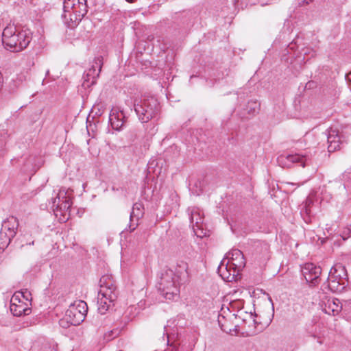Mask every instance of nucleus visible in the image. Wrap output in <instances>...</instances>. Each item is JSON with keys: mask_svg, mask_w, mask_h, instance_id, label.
Returning a JSON list of instances; mask_svg holds the SVG:
<instances>
[{"mask_svg": "<svg viewBox=\"0 0 351 351\" xmlns=\"http://www.w3.org/2000/svg\"><path fill=\"white\" fill-rule=\"evenodd\" d=\"M32 40L31 33L28 30L17 32L14 25L6 26L2 33V43L7 50L19 52L25 49Z\"/></svg>", "mask_w": 351, "mask_h": 351, "instance_id": "obj_1", "label": "nucleus"}, {"mask_svg": "<svg viewBox=\"0 0 351 351\" xmlns=\"http://www.w3.org/2000/svg\"><path fill=\"white\" fill-rule=\"evenodd\" d=\"M88 12L87 0H64L62 18L71 29L77 27Z\"/></svg>", "mask_w": 351, "mask_h": 351, "instance_id": "obj_2", "label": "nucleus"}, {"mask_svg": "<svg viewBox=\"0 0 351 351\" xmlns=\"http://www.w3.org/2000/svg\"><path fill=\"white\" fill-rule=\"evenodd\" d=\"M134 108L139 121L147 123L155 117L160 112V104L154 96L145 95L141 98L136 99Z\"/></svg>", "mask_w": 351, "mask_h": 351, "instance_id": "obj_3", "label": "nucleus"}, {"mask_svg": "<svg viewBox=\"0 0 351 351\" xmlns=\"http://www.w3.org/2000/svg\"><path fill=\"white\" fill-rule=\"evenodd\" d=\"M181 282L173 269H167L161 274L158 290L167 300H173L178 297L179 285Z\"/></svg>", "mask_w": 351, "mask_h": 351, "instance_id": "obj_4", "label": "nucleus"}, {"mask_svg": "<svg viewBox=\"0 0 351 351\" xmlns=\"http://www.w3.org/2000/svg\"><path fill=\"white\" fill-rule=\"evenodd\" d=\"M73 190L61 188L56 194V196L51 199L49 204L51 208L54 212H60L64 218L69 219L71 216L72 206Z\"/></svg>", "mask_w": 351, "mask_h": 351, "instance_id": "obj_5", "label": "nucleus"}, {"mask_svg": "<svg viewBox=\"0 0 351 351\" xmlns=\"http://www.w3.org/2000/svg\"><path fill=\"white\" fill-rule=\"evenodd\" d=\"M347 272L344 266L337 264L333 266L328 274L327 286L332 292L342 291L348 282Z\"/></svg>", "mask_w": 351, "mask_h": 351, "instance_id": "obj_6", "label": "nucleus"}, {"mask_svg": "<svg viewBox=\"0 0 351 351\" xmlns=\"http://www.w3.org/2000/svg\"><path fill=\"white\" fill-rule=\"evenodd\" d=\"M245 265L244 256H239L237 259L232 258V260L227 261L223 259L218 267L217 271L223 279L232 281L234 280Z\"/></svg>", "mask_w": 351, "mask_h": 351, "instance_id": "obj_7", "label": "nucleus"}, {"mask_svg": "<svg viewBox=\"0 0 351 351\" xmlns=\"http://www.w3.org/2000/svg\"><path fill=\"white\" fill-rule=\"evenodd\" d=\"M278 162L282 167L290 168L293 164H298L302 167L312 166L313 169H317V162L315 155H300L288 154L281 155L278 158Z\"/></svg>", "mask_w": 351, "mask_h": 351, "instance_id": "obj_8", "label": "nucleus"}, {"mask_svg": "<svg viewBox=\"0 0 351 351\" xmlns=\"http://www.w3.org/2000/svg\"><path fill=\"white\" fill-rule=\"evenodd\" d=\"M19 225L17 218L14 216H10L3 221L0 230V249L4 250L8 247L16 234Z\"/></svg>", "mask_w": 351, "mask_h": 351, "instance_id": "obj_9", "label": "nucleus"}, {"mask_svg": "<svg viewBox=\"0 0 351 351\" xmlns=\"http://www.w3.org/2000/svg\"><path fill=\"white\" fill-rule=\"evenodd\" d=\"M87 311V304L84 301H76L66 310L65 319L71 325L77 326L84 320Z\"/></svg>", "mask_w": 351, "mask_h": 351, "instance_id": "obj_10", "label": "nucleus"}, {"mask_svg": "<svg viewBox=\"0 0 351 351\" xmlns=\"http://www.w3.org/2000/svg\"><path fill=\"white\" fill-rule=\"evenodd\" d=\"M103 65V57L98 56L94 59L93 64L90 69L84 73L82 79V86L88 88L94 85L99 77Z\"/></svg>", "mask_w": 351, "mask_h": 351, "instance_id": "obj_11", "label": "nucleus"}, {"mask_svg": "<svg viewBox=\"0 0 351 351\" xmlns=\"http://www.w3.org/2000/svg\"><path fill=\"white\" fill-rule=\"evenodd\" d=\"M100 289L99 295L107 297L109 300H116L117 298V291L115 282L112 276L104 275L99 280Z\"/></svg>", "mask_w": 351, "mask_h": 351, "instance_id": "obj_12", "label": "nucleus"}, {"mask_svg": "<svg viewBox=\"0 0 351 351\" xmlns=\"http://www.w3.org/2000/svg\"><path fill=\"white\" fill-rule=\"evenodd\" d=\"M301 271L306 282L311 286H316L319 283V276L322 274L320 267L312 263H307L302 267Z\"/></svg>", "mask_w": 351, "mask_h": 351, "instance_id": "obj_13", "label": "nucleus"}, {"mask_svg": "<svg viewBox=\"0 0 351 351\" xmlns=\"http://www.w3.org/2000/svg\"><path fill=\"white\" fill-rule=\"evenodd\" d=\"M344 141V136L337 129L330 128L327 130L328 152L329 153L340 149V146Z\"/></svg>", "mask_w": 351, "mask_h": 351, "instance_id": "obj_14", "label": "nucleus"}, {"mask_svg": "<svg viewBox=\"0 0 351 351\" xmlns=\"http://www.w3.org/2000/svg\"><path fill=\"white\" fill-rule=\"evenodd\" d=\"M124 112L117 108H113L109 114V122L115 130H121L125 122Z\"/></svg>", "mask_w": 351, "mask_h": 351, "instance_id": "obj_15", "label": "nucleus"}, {"mask_svg": "<svg viewBox=\"0 0 351 351\" xmlns=\"http://www.w3.org/2000/svg\"><path fill=\"white\" fill-rule=\"evenodd\" d=\"M24 163L23 169L25 173H29L33 176L37 169H38L43 164V160L42 158H37L36 156H29L25 160L21 159Z\"/></svg>", "mask_w": 351, "mask_h": 351, "instance_id": "obj_16", "label": "nucleus"}, {"mask_svg": "<svg viewBox=\"0 0 351 351\" xmlns=\"http://www.w3.org/2000/svg\"><path fill=\"white\" fill-rule=\"evenodd\" d=\"M321 306L325 313L334 316L338 315L342 309L340 301L335 298L328 299L326 301L323 302Z\"/></svg>", "mask_w": 351, "mask_h": 351, "instance_id": "obj_17", "label": "nucleus"}, {"mask_svg": "<svg viewBox=\"0 0 351 351\" xmlns=\"http://www.w3.org/2000/svg\"><path fill=\"white\" fill-rule=\"evenodd\" d=\"M161 159L152 160L147 164V176H162L167 173V169L162 167Z\"/></svg>", "mask_w": 351, "mask_h": 351, "instance_id": "obj_18", "label": "nucleus"}, {"mask_svg": "<svg viewBox=\"0 0 351 351\" xmlns=\"http://www.w3.org/2000/svg\"><path fill=\"white\" fill-rule=\"evenodd\" d=\"M189 219L191 221V223L193 226V228L194 231H195V227L197 229H202L204 221V216L202 212L198 208H189Z\"/></svg>", "mask_w": 351, "mask_h": 351, "instance_id": "obj_19", "label": "nucleus"}, {"mask_svg": "<svg viewBox=\"0 0 351 351\" xmlns=\"http://www.w3.org/2000/svg\"><path fill=\"white\" fill-rule=\"evenodd\" d=\"M188 268L189 266L186 262L182 260L178 261L173 271L182 282L186 281L189 278Z\"/></svg>", "mask_w": 351, "mask_h": 351, "instance_id": "obj_20", "label": "nucleus"}, {"mask_svg": "<svg viewBox=\"0 0 351 351\" xmlns=\"http://www.w3.org/2000/svg\"><path fill=\"white\" fill-rule=\"evenodd\" d=\"M10 308L12 313L17 317L29 315L31 312V309L26 307L23 302L20 304L11 303Z\"/></svg>", "mask_w": 351, "mask_h": 351, "instance_id": "obj_21", "label": "nucleus"}, {"mask_svg": "<svg viewBox=\"0 0 351 351\" xmlns=\"http://www.w3.org/2000/svg\"><path fill=\"white\" fill-rule=\"evenodd\" d=\"M180 150L178 147L176 145H172L168 147L162 153V158L165 161H173L178 157Z\"/></svg>", "mask_w": 351, "mask_h": 351, "instance_id": "obj_22", "label": "nucleus"}, {"mask_svg": "<svg viewBox=\"0 0 351 351\" xmlns=\"http://www.w3.org/2000/svg\"><path fill=\"white\" fill-rule=\"evenodd\" d=\"M114 300H109L107 297L98 295L97 310L99 313L101 315L105 314Z\"/></svg>", "mask_w": 351, "mask_h": 351, "instance_id": "obj_23", "label": "nucleus"}, {"mask_svg": "<svg viewBox=\"0 0 351 351\" xmlns=\"http://www.w3.org/2000/svg\"><path fill=\"white\" fill-rule=\"evenodd\" d=\"M144 215V208L141 203L136 202L133 205L132 212L130 215V219L139 221Z\"/></svg>", "mask_w": 351, "mask_h": 351, "instance_id": "obj_24", "label": "nucleus"}, {"mask_svg": "<svg viewBox=\"0 0 351 351\" xmlns=\"http://www.w3.org/2000/svg\"><path fill=\"white\" fill-rule=\"evenodd\" d=\"M192 178L193 179L189 180V186H191V184L193 183L194 187H195V189H194L195 193L197 195H199V193H201L204 190V180L199 177Z\"/></svg>", "mask_w": 351, "mask_h": 351, "instance_id": "obj_25", "label": "nucleus"}, {"mask_svg": "<svg viewBox=\"0 0 351 351\" xmlns=\"http://www.w3.org/2000/svg\"><path fill=\"white\" fill-rule=\"evenodd\" d=\"M260 108V104L256 101H250L247 103V111L250 115H254Z\"/></svg>", "mask_w": 351, "mask_h": 351, "instance_id": "obj_26", "label": "nucleus"}, {"mask_svg": "<svg viewBox=\"0 0 351 351\" xmlns=\"http://www.w3.org/2000/svg\"><path fill=\"white\" fill-rule=\"evenodd\" d=\"M239 256H244L241 251L238 249H233L226 254V258L224 259L230 261L232 260V258L234 259H237Z\"/></svg>", "mask_w": 351, "mask_h": 351, "instance_id": "obj_27", "label": "nucleus"}, {"mask_svg": "<svg viewBox=\"0 0 351 351\" xmlns=\"http://www.w3.org/2000/svg\"><path fill=\"white\" fill-rule=\"evenodd\" d=\"M30 295V293H28L27 291L25 292L15 293L12 297L10 304L16 303V302H18L19 304L23 303L22 302H21L20 295L23 296V298H26V300H27V295Z\"/></svg>", "mask_w": 351, "mask_h": 351, "instance_id": "obj_28", "label": "nucleus"}, {"mask_svg": "<svg viewBox=\"0 0 351 351\" xmlns=\"http://www.w3.org/2000/svg\"><path fill=\"white\" fill-rule=\"evenodd\" d=\"M313 204V199L308 197L305 200V202L304 204L303 208L302 209V213L305 212V213L308 215H310L311 214V206Z\"/></svg>", "mask_w": 351, "mask_h": 351, "instance_id": "obj_29", "label": "nucleus"}, {"mask_svg": "<svg viewBox=\"0 0 351 351\" xmlns=\"http://www.w3.org/2000/svg\"><path fill=\"white\" fill-rule=\"evenodd\" d=\"M165 351H189V350L184 346L173 343L169 345V347Z\"/></svg>", "mask_w": 351, "mask_h": 351, "instance_id": "obj_30", "label": "nucleus"}, {"mask_svg": "<svg viewBox=\"0 0 351 351\" xmlns=\"http://www.w3.org/2000/svg\"><path fill=\"white\" fill-rule=\"evenodd\" d=\"M223 321L225 320V317L219 315L218 316V323L219 326H220L221 329L226 332H229L231 331L230 328H228V327L223 324Z\"/></svg>", "mask_w": 351, "mask_h": 351, "instance_id": "obj_31", "label": "nucleus"}, {"mask_svg": "<svg viewBox=\"0 0 351 351\" xmlns=\"http://www.w3.org/2000/svg\"><path fill=\"white\" fill-rule=\"evenodd\" d=\"M31 351H54L53 348H51L48 343H45L43 346L40 350L38 349V346L37 344H34V346L31 348Z\"/></svg>", "mask_w": 351, "mask_h": 351, "instance_id": "obj_32", "label": "nucleus"}, {"mask_svg": "<svg viewBox=\"0 0 351 351\" xmlns=\"http://www.w3.org/2000/svg\"><path fill=\"white\" fill-rule=\"evenodd\" d=\"M5 147V136L0 134V156H3Z\"/></svg>", "mask_w": 351, "mask_h": 351, "instance_id": "obj_33", "label": "nucleus"}, {"mask_svg": "<svg viewBox=\"0 0 351 351\" xmlns=\"http://www.w3.org/2000/svg\"><path fill=\"white\" fill-rule=\"evenodd\" d=\"M138 226V221L131 220L130 219L129 230L130 232L134 231Z\"/></svg>", "mask_w": 351, "mask_h": 351, "instance_id": "obj_34", "label": "nucleus"}, {"mask_svg": "<svg viewBox=\"0 0 351 351\" xmlns=\"http://www.w3.org/2000/svg\"><path fill=\"white\" fill-rule=\"evenodd\" d=\"M350 234L351 231L348 228H345L342 232L341 237L345 241L350 237Z\"/></svg>", "mask_w": 351, "mask_h": 351, "instance_id": "obj_35", "label": "nucleus"}, {"mask_svg": "<svg viewBox=\"0 0 351 351\" xmlns=\"http://www.w3.org/2000/svg\"><path fill=\"white\" fill-rule=\"evenodd\" d=\"M313 0H303L302 3H300V5L309 4L311 2H313Z\"/></svg>", "mask_w": 351, "mask_h": 351, "instance_id": "obj_36", "label": "nucleus"}, {"mask_svg": "<svg viewBox=\"0 0 351 351\" xmlns=\"http://www.w3.org/2000/svg\"><path fill=\"white\" fill-rule=\"evenodd\" d=\"M313 0H303L302 3H300V5L309 4L311 2H313Z\"/></svg>", "mask_w": 351, "mask_h": 351, "instance_id": "obj_37", "label": "nucleus"}, {"mask_svg": "<svg viewBox=\"0 0 351 351\" xmlns=\"http://www.w3.org/2000/svg\"><path fill=\"white\" fill-rule=\"evenodd\" d=\"M346 80L351 84V72H350L348 74L346 75Z\"/></svg>", "mask_w": 351, "mask_h": 351, "instance_id": "obj_38", "label": "nucleus"}, {"mask_svg": "<svg viewBox=\"0 0 351 351\" xmlns=\"http://www.w3.org/2000/svg\"><path fill=\"white\" fill-rule=\"evenodd\" d=\"M282 184L285 185V186H288V185L294 186V185H295V184L293 183V182H282Z\"/></svg>", "mask_w": 351, "mask_h": 351, "instance_id": "obj_39", "label": "nucleus"}, {"mask_svg": "<svg viewBox=\"0 0 351 351\" xmlns=\"http://www.w3.org/2000/svg\"><path fill=\"white\" fill-rule=\"evenodd\" d=\"M345 174H351V167L348 168L347 170L344 172Z\"/></svg>", "mask_w": 351, "mask_h": 351, "instance_id": "obj_40", "label": "nucleus"}, {"mask_svg": "<svg viewBox=\"0 0 351 351\" xmlns=\"http://www.w3.org/2000/svg\"><path fill=\"white\" fill-rule=\"evenodd\" d=\"M128 3H134L136 2L137 0H125Z\"/></svg>", "mask_w": 351, "mask_h": 351, "instance_id": "obj_41", "label": "nucleus"}, {"mask_svg": "<svg viewBox=\"0 0 351 351\" xmlns=\"http://www.w3.org/2000/svg\"><path fill=\"white\" fill-rule=\"evenodd\" d=\"M165 335H167V343H169V334H168V332H167V333H165Z\"/></svg>", "mask_w": 351, "mask_h": 351, "instance_id": "obj_42", "label": "nucleus"}, {"mask_svg": "<svg viewBox=\"0 0 351 351\" xmlns=\"http://www.w3.org/2000/svg\"><path fill=\"white\" fill-rule=\"evenodd\" d=\"M346 228H348L351 231V224L349 225L348 226H347Z\"/></svg>", "mask_w": 351, "mask_h": 351, "instance_id": "obj_43", "label": "nucleus"}, {"mask_svg": "<svg viewBox=\"0 0 351 351\" xmlns=\"http://www.w3.org/2000/svg\"><path fill=\"white\" fill-rule=\"evenodd\" d=\"M29 245H34V241H32L31 243H29Z\"/></svg>", "mask_w": 351, "mask_h": 351, "instance_id": "obj_44", "label": "nucleus"}]
</instances>
